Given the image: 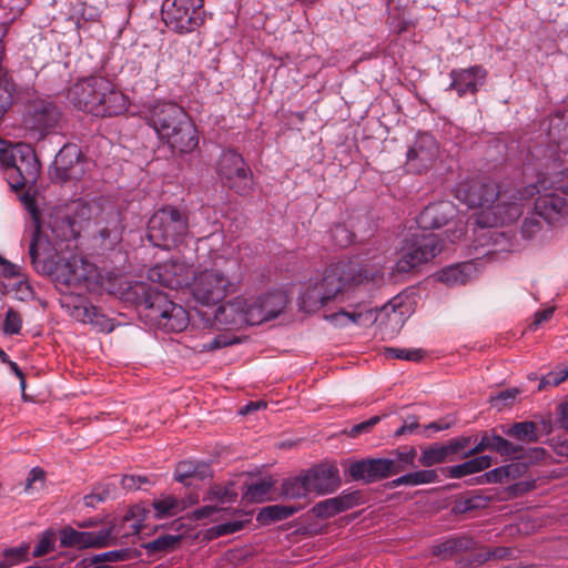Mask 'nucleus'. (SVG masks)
Segmentation results:
<instances>
[{"mask_svg":"<svg viewBox=\"0 0 568 568\" xmlns=\"http://www.w3.org/2000/svg\"><path fill=\"white\" fill-rule=\"evenodd\" d=\"M535 213L551 226L561 225L568 216V200L556 193H545L535 200Z\"/></svg>","mask_w":568,"mask_h":568,"instance_id":"nucleus-19","label":"nucleus"},{"mask_svg":"<svg viewBox=\"0 0 568 568\" xmlns=\"http://www.w3.org/2000/svg\"><path fill=\"white\" fill-rule=\"evenodd\" d=\"M180 541L181 536L168 534L156 537L144 544L143 547L149 556H156L173 550Z\"/></svg>","mask_w":568,"mask_h":568,"instance_id":"nucleus-35","label":"nucleus"},{"mask_svg":"<svg viewBox=\"0 0 568 568\" xmlns=\"http://www.w3.org/2000/svg\"><path fill=\"white\" fill-rule=\"evenodd\" d=\"M135 303L143 307L148 317L156 328L166 333H180L190 322L186 310L173 302L169 295L146 283L138 282L132 286Z\"/></svg>","mask_w":568,"mask_h":568,"instance_id":"nucleus-5","label":"nucleus"},{"mask_svg":"<svg viewBox=\"0 0 568 568\" xmlns=\"http://www.w3.org/2000/svg\"><path fill=\"white\" fill-rule=\"evenodd\" d=\"M160 142L166 144L172 151L187 154L199 145L196 126L187 114L179 124H172L169 129L156 134Z\"/></svg>","mask_w":568,"mask_h":568,"instance_id":"nucleus-15","label":"nucleus"},{"mask_svg":"<svg viewBox=\"0 0 568 568\" xmlns=\"http://www.w3.org/2000/svg\"><path fill=\"white\" fill-rule=\"evenodd\" d=\"M246 297L236 296L219 306L215 318L219 323L232 328H241L247 325Z\"/></svg>","mask_w":568,"mask_h":568,"instance_id":"nucleus-24","label":"nucleus"},{"mask_svg":"<svg viewBox=\"0 0 568 568\" xmlns=\"http://www.w3.org/2000/svg\"><path fill=\"white\" fill-rule=\"evenodd\" d=\"M281 495L287 499L306 498L310 493L303 474L293 478L283 480L281 485Z\"/></svg>","mask_w":568,"mask_h":568,"instance_id":"nucleus-34","label":"nucleus"},{"mask_svg":"<svg viewBox=\"0 0 568 568\" xmlns=\"http://www.w3.org/2000/svg\"><path fill=\"white\" fill-rule=\"evenodd\" d=\"M416 457V449L414 447H404L403 449H396L388 457V462L392 465L393 476L404 471L409 466L414 465Z\"/></svg>","mask_w":568,"mask_h":568,"instance_id":"nucleus-36","label":"nucleus"},{"mask_svg":"<svg viewBox=\"0 0 568 568\" xmlns=\"http://www.w3.org/2000/svg\"><path fill=\"white\" fill-rule=\"evenodd\" d=\"M310 493L324 495L333 493L339 486L337 468L326 465H317L303 474Z\"/></svg>","mask_w":568,"mask_h":568,"instance_id":"nucleus-22","label":"nucleus"},{"mask_svg":"<svg viewBox=\"0 0 568 568\" xmlns=\"http://www.w3.org/2000/svg\"><path fill=\"white\" fill-rule=\"evenodd\" d=\"M266 322L277 317L286 306V298L282 292H271L260 295Z\"/></svg>","mask_w":568,"mask_h":568,"instance_id":"nucleus-33","label":"nucleus"},{"mask_svg":"<svg viewBox=\"0 0 568 568\" xmlns=\"http://www.w3.org/2000/svg\"><path fill=\"white\" fill-rule=\"evenodd\" d=\"M381 276L375 266L357 260L337 261L325 268L321 278L310 280L301 295V305L307 312H314L332 301L344 302L349 293Z\"/></svg>","mask_w":568,"mask_h":568,"instance_id":"nucleus-2","label":"nucleus"},{"mask_svg":"<svg viewBox=\"0 0 568 568\" xmlns=\"http://www.w3.org/2000/svg\"><path fill=\"white\" fill-rule=\"evenodd\" d=\"M438 154L439 146L435 138L429 133H418L414 144L407 150V170L419 174L433 165Z\"/></svg>","mask_w":568,"mask_h":568,"instance_id":"nucleus-16","label":"nucleus"},{"mask_svg":"<svg viewBox=\"0 0 568 568\" xmlns=\"http://www.w3.org/2000/svg\"><path fill=\"white\" fill-rule=\"evenodd\" d=\"M475 546L473 538L466 535L452 536L433 547V555L442 559H448L453 556L471 550Z\"/></svg>","mask_w":568,"mask_h":568,"instance_id":"nucleus-29","label":"nucleus"},{"mask_svg":"<svg viewBox=\"0 0 568 568\" xmlns=\"http://www.w3.org/2000/svg\"><path fill=\"white\" fill-rule=\"evenodd\" d=\"M357 501L358 496L356 493L342 494L316 503L312 508V513L317 518H331L339 513L351 509L357 504Z\"/></svg>","mask_w":568,"mask_h":568,"instance_id":"nucleus-25","label":"nucleus"},{"mask_svg":"<svg viewBox=\"0 0 568 568\" xmlns=\"http://www.w3.org/2000/svg\"><path fill=\"white\" fill-rule=\"evenodd\" d=\"M29 256L34 270L52 278L63 294L82 295L91 291L99 281V272L88 260L71 255L68 258L52 254L50 241L48 246L37 247V241L29 244Z\"/></svg>","mask_w":568,"mask_h":568,"instance_id":"nucleus-3","label":"nucleus"},{"mask_svg":"<svg viewBox=\"0 0 568 568\" xmlns=\"http://www.w3.org/2000/svg\"><path fill=\"white\" fill-rule=\"evenodd\" d=\"M68 99L78 110L101 118L123 114L129 106L128 97L103 75L78 80L69 88Z\"/></svg>","mask_w":568,"mask_h":568,"instance_id":"nucleus-4","label":"nucleus"},{"mask_svg":"<svg viewBox=\"0 0 568 568\" xmlns=\"http://www.w3.org/2000/svg\"><path fill=\"white\" fill-rule=\"evenodd\" d=\"M244 527V521L242 520H230L222 524H219L214 527V531L216 536H225L231 535L236 531H240Z\"/></svg>","mask_w":568,"mask_h":568,"instance_id":"nucleus-63","label":"nucleus"},{"mask_svg":"<svg viewBox=\"0 0 568 568\" xmlns=\"http://www.w3.org/2000/svg\"><path fill=\"white\" fill-rule=\"evenodd\" d=\"M61 119L59 108L51 101H34L29 111V123L33 131L44 136L53 132Z\"/></svg>","mask_w":568,"mask_h":568,"instance_id":"nucleus-18","label":"nucleus"},{"mask_svg":"<svg viewBox=\"0 0 568 568\" xmlns=\"http://www.w3.org/2000/svg\"><path fill=\"white\" fill-rule=\"evenodd\" d=\"M90 207L82 201H73L51 210L45 221L54 239L60 241L77 240L83 224L90 220Z\"/></svg>","mask_w":568,"mask_h":568,"instance_id":"nucleus-9","label":"nucleus"},{"mask_svg":"<svg viewBox=\"0 0 568 568\" xmlns=\"http://www.w3.org/2000/svg\"><path fill=\"white\" fill-rule=\"evenodd\" d=\"M22 328V318L20 314L13 310L12 307H9L6 313V318L2 324V332L4 335H17L20 333Z\"/></svg>","mask_w":568,"mask_h":568,"instance_id":"nucleus-51","label":"nucleus"},{"mask_svg":"<svg viewBox=\"0 0 568 568\" xmlns=\"http://www.w3.org/2000/svg\"><path fill=\"white\" fill-rule=\"evenodd\" d=\"M235 264V261L220 256L211 267L194 272L191 283L194 300L202 305H215L223 301L232 288L227 266Z\"/></svg>","mask_w":568,"mask_h":568,"instance_id":"nucleus-6","label":"nucleus"},{"mask_svg":"<svg viewBox=\"0 0 568 568\" xmlns=\"http://www.w3.org/2000/svg\"><path fill=\"white\" fill-rule=\"evenodd\" d=\"M273 486L272 480H261L250 485L245 493V498L250 501H263Z\"/></svg>","mask_w":568,"mask_h":568,"instance_id":"nucleus-48","label":"nucleus"},{"mask_svg":"<svg viewBox=\"0 0 568 568\" xmlns=\"http://www.w3.org/2000/svg\"><path fill=\"white\" fill-rule=\"evenodd\" d=\"M519 394L518 388H507L498 392L495 396L490 397L491 406L501 410L506 406H510Z\"/></svg>","mask_w":568,"mask_h":568,"instance_id":"nucleus-52","label":"nucleus"},{"mask_svg":"<svg viewBox=\"0 0 568 568\" xmlns=\"http://www.w3.org/2000/svg\"><path fill=\"white\" fill-rule=\"evenodd\" d=\"M29 545L23 542L18 547L6 548L2 551L3 562H0L4 568H9L17 564L27 560Z\"/></svg>","mask_w":568,"mask_h":568,"instance_id":"nucleus-44","label":"nucleus"},{"mask_svg":"<svg viewBox=\"0 0 568 568\" xmlns=\"http://www.w3.org/2000/svg\"><path fill=\"white\" fill-rule=\"evenodd\" d=\"M538 184L542 190L554 189L559 190L566 195H568V173L566 170L560 171L554 175L551 180L541 179L538 181Z\"/></svg>","mask_w":568,"mask_h":568,"instance_id":"nucleus-49","label":"nucleus"},{"mask_svg":"<svg viewBox=\"0 0 568 568\" xmlns=\"http://www.w3.org/2000/svg\"><path fill=\"white\" fill-rule=\"evenodd\" d=\"M130 557V550L129 549H119V550H110L105 552H101L98 555H94L90 561L91 564H100L104 565L103 562H115V561H123L129 559Z\"/></svg>","mask_w":568,"mask_h":568,"instance_id":"nucleus-53","label":"nucleus"},{"mask_svg":"<svg viewBox=\"0 0 568 568\" xmlns=\"http://www.w3.org/2000/svg\"><path fill=\"white\" fill-rule=\"evenodd\" d=\"M71 315L80 322L95 325H99L101 323L100 320L103 317L98 307L83 300H79V304L73 305Z\"/></svg>","mask_w":568,"mask_h":568,"instance_id":"nucleus-39","label":"nucleus"},{"mask_svg":"<svg viewBox=\"0 0 568 568\" xmlns=\"http://www.w3.org/2000/svg\"><path fill=\"white\" fill-rule=\"evenodd\" d=\"M541 230V222L535 217H526L521 225V234L525 239L534 237Z\"/></svg>","mask_w":568,"mask_h":568,"instance_id":"nucleus-61","label":"nucleus"},{"mask_svg":"<svg viewBox=\"0 0 568 568\" xmlns=\"http://www.w3.org/2000/svg\"><path fill=\"white\" fill-rule=\"evenodd\" d=\"M567 378H568V366L549 372L548 374L542 376V378L539 383L538 389L541 390L546 386H558Z\"/></svg>","mask_w":568,"mask_h":568,"instance_id":"nucleus-55","label":"nucleus"},{"mask_svg":"<svg viewBox=\"0 0 568 568\" xmlns=\"http://www.w3.org/2000/svg\"><path fill=\"white\" fill-rule=\"evenodd\" d=\"M161 16L174 33L189 34L205 22L204 0H163Z\"/></svg>","mask_w":568,"mask_h":568,"instance_id":"nucleus-8","label":"nucleus"},{"mask_svg":"<svg viewBox=\"0 0 568 568\" xmlns=\"http://www.w3.org/2000/svg\"><path fill=\"white\" fill-rule=\"evenodd\" d=\"M20 200L30 214V223L28 224V230L31 232L30 244L37 241V247L48 246L49 240L47 235L42 234L41 213L37 206L34 196L26 192L20 196Z\"/></svg>","mask_w":568,"mask_h":568,"instance_id":"nucleus-28","label":"nucleus"},{"mask_svg":"<svg viewBox=\"0 0 568 568\" xmlns=\"http://www.w3.org/2000/svg\"><path fill=\"white\" fill-rule=\"evenodd\" d=\"M152 505L159 518L175 516L184 509L182 503L171 495L154 499Z\"/></svg>","mask_w":568,"mask_h":568,"instance_id":"nucleus-38","label":"nucleus"},{"mask_svg":"<svg viewBox=\"0 0 568 568\" xmlns=\"http://www.w3.org/2000/svg\"><path fill=\"white\" fill-rule=\"evenodd\" d=\"M449 456L447 444H434L423 450L419 463L423 466L430 467L444 463Z\"/></svg>","mask_w":568,"mask_h":568,"instance_id":"nucleus-37","label":"nucleus"},{"mask_svg":"<svg viewBox=\"0 0 568 568\" xmlns=\"http://www.w3.org/2000/svg\"><path fill=\"white\" fill-rule=\"evenodd\" d=\"M540 189L537 183L501 192L490 180L467 178L456 184L455 196L468 207L480 209L476 217L477 225L496 227L517 221L526 201L539 193Z\"/></svg>","mask_w":568,"mask_h":568,"instance_id":"nucleus-1","label":"nucleus"},{"mask_svg":"<svg viewBox=\"0 0 568 568\" xmlns=\"http://www.w3.org/2000/svg\"><path fill=\"white\" fill-rule=\"evenodd\" d=\"M0 275L6 278L20 277L22 275L21 267L0 256Z\"/></svg>","mask_w":568,"mask_h":568,"instance_id":"nucleus-62","label":"nucleus"},{"mask_svg":"<svg viewBox=\"0 0 568 568\" xmlns=\"http://www.w3.org/2000/svg\"><path fill=\"white\" fill-rule=\"evenodd\" d=\"M361 317V313L341 310L332 314L328 318L336 325H346L348 323H358Z\"/></svg>","mask_w":568,"mask_h":568,"instance_id":"nucleus-58","label":"nucleus"},{"mask_svg":"<svg viewBox=\"0 0 568 568\" xmlns=\"http://www.w3.org/2000/svg\"><path fill=\"white\" fill-rule=\"evenodd\" d=\"M210 495L212 498L221 503H231L236 498V494L233 493L229 487L220 485L211 487Z\"/></svg>","mask_w":568,"mask_h":568,"instance_id":"nucleus-60","label":"nucleus"},{"mask_svg":"<svg viewBox=\"0 0 568 568\" xmlns=\"http://www.w3.org/2000/svg\"><path fill=\"white\" fill-rule=\"evenodd\" d=\"M491 465V457L487 455L477 456L468 459L459 465H455L448 468V475L450 478H463L467 475L479 473L487 469Z\"/></svg>","mask_w":568,"mask_h":568,"instance_id":"nucleus-31","label":"nucleus"},{"mask_svg":"<svg viewBox=\"0 0 568 568\" xmlns=\"http://www.w3.org/2000/svg\"><path fill=\"white\" fill-rule=\"evenodd\" d=\"M85 173V161L77 144H64L49 169L53 182L79 181Z\"/></svg>","mask_w":568,"mask_h":568,"instance_id":"nucleus-12","label":"nucleus"},{"mask_svg":"<svg viewBox=\"0 0 568 568\" xmlns=\"http://www.w3.org/2000/svg\"><path fill=\"white\" fill-rule=\"evenodd\" d=\"M55 550V534L48 529L39 535L33 548V557H42Z\"/></svg>","mask_w":568,"mask_h":568,"instance_id":"nucleus-46","label":"nucleus"},{"mask_svg":"<svg viewBox=\"0 0 568 568\" xmlns=\"http://www.w3.org/2000/svg\"><path fill=\"white\" fill-rule=\"evenodd\" d=\"M215 171L222 185L230 191L245 196L253 190V172L242 154L234 149L221 153Z\"/></svg>","mask_w":568,"mask_h":568,"instance_id":"nucleus-10","label":"nucleus"},{"mask_svg":"<svg viewBox=\"0 0 568 568\" xmlns=\"http://www.w3.org/2000/svg\"><path fill=\"white\" fill-rule=\"evenodd\" d=\"M193 273L192 266L183 258H172L150 268L148 277L164 287L179 290L186 286L191 287L192 282L190 280Z\"/></svg>","mask_w":568,"mask_h":568,"instance_id":"nucleus-14","label":"nucleus"},{"mask_svg":"<svg viewBox=\"0 0 568 568\" xmlns=\"http://www.w3.org/2000/svg\"><path fill=\"white\" fill-rule=\"evenodd\" d=\"M520 466L518 464H509L501 467H496L491 470L486 471L481 476V483L498 484L504 483L510 478H515L519 473Z\"/></svg>","mask_w":568,"mask_h":568,"instance_id":"nucleus-40","label":"nucleus"},{"mask_svg":"<svg viewBox=\"0 0 568 568\" xmlns=\"http://www.w3.org/2000/svg\"><path fill=\"white\" fill-rule=\"evenodd\" d=\"M240 341L236 337H232L227 334H219L209 343L203 344L202 349L207 352L215 351L230 345L237 344Z\"/></svg>","mask_w":568,"mask_h":568,"instance_id":"nucleus-56","label":"nucleus"},{"mask_svg":"<svg viewBox=\"0 0 568 568\" xmlns=\"http://www.w3.org/2000/svg\"><path fill=\"white\" fill-rule=\"evenodd\" d=\"M329 239L335 247H347L354 242V233L344 224H336L329 230Z\"/></svg>","mask_w":568,"mask_h":568,"instance_id":"nucleus-42","label":"nucleus"},{"mask_svg":"<svg viewBox=\"0 0 568 568\" xmlns=\"http://www.w3.org/2000/svg\"><path fill=\"white\" fill-rule=\"evenodd\" d=\"M456 214L450 201H439L427 205L417 216L416 223L423 230H435L446 225Z\"/></svg>","mask_w":568,"mask_h":568,"instance_id":"nucleus-23","label":"nucleus"},{"mask_svg":"<svg viewBox=\"0 0 568 568\" xmlns=\"http://www.w3.org/2000/svg\"><path fill=\"white\" fill-rule=\"evenodd\" d=\"M303 506H294V505H272L262 508L257 514V521L262 525H268L274 521L283 520L290 518L297 511H300Z\"/></svg>","mask_w":568,"mask_h":568,"instance_id":"nucleus-30","label":"nucleus"},{"mask_svg":"<svg viewBox=\"0 0 568 568\" xmlns=\"http://www.w3.org/2000/svg\"><path fill=\"white\" fill-rule=\"evenodd\" d=\"M44 480L45 471L40 467L32 468L26 478L23 491L26 494H32L33 491L41 489L44 485Z\"/></svg>","mask_w":568,"mask_h":568,"instance_id":"nucleus-50","label":"nucleus"},{"mask_svg":"<svg viewBox=\"0 0 568 568\" xmlns=\"http://www.w3.org/2000/svg\"><path fill=\"white\" fill-rule=\"evenodd\" d=\"M449 77L452 79L450 90L456 91L459 97L474 95L484 85L487 71L481 65H473L466 69H453Z\"/></svg>","mask_w":568,"mask_h":568,"instance_id":"nucleus-21","label":"nucleus"},{"mask_svg":"<svg viewBox=\"0 0 568 568\" xmlns=\"http://www.w3.org/2000/svg\"><path fill=\"white\" fill-rule=\"evenodd\" d=\"M477 268L473 262H463L446 266L437 272V280L448 286L464 285L476 276Z\"/></svg>","mask_w":568,"mask_h":568,"instance_id":"nucleus-27","label":"nucleus"},{"mask_svg":"<svg viewBox=\"0 0 568 568\" xmlns=\"http://www.w3.org/2000/svg\"><path fill=\"white\" fill-rule=\"evenodd\" d=\"M413 486L430 484L437 480L438 475L434 469H424L410 473Z\"/></svg>","mask_w":568,"mask_h":568,"instance_id":"nucleus-59","label":"nucleus"},{"mask_svg":"<svg viewBox=\"0 0 568 568\" xmlns=\"http://www.w3.org/2000/svg\"><path fill=\"white\" fill-rule=\"evenodd\" d=\"M392 463L386 458H366L352 463L348 474L354 480L372 484L393 476Z\"/></svg>","mask_w":568,"mask_h":568,"instance_id":"nucleus-20","label":"nucleus"},{"mask_svg":"<svg viewBox=\"0 0 568 568\" xmlns=\"http://www.w3.org/2000/svg\"><path fill=\"white\" fill-rule=\"evenodd\" d=\"M114 490L115 485L113 483L101 484L94 487L91 494L84 496V504L88 507H95L97 504L110 498Z\"/></svg>","mask_w":568,"mask_h":568,"instance_id":"nucleus-45","label":"nucleus"},{"mask_svg":"<svg viewBox=\"0 0 568 568\" xmlns=\"http://www.w3.org/2000/svg\"><path fill=\"white\" fill-rule=\"evenodd\" d=\"M513 555L511 548L508 547H495L491 549H488L485 554H479L477 556V562L483 564L489 559H505L509 558Z\"/></svg>","mask_w":568,"mask_h":568,"instance_id":"nucleus-57","label":"nucleus"},{"mask_svg":"<svg viewBox=\"0 0 568 568\" xmlns=\"http://www.w3.org/2000/svg\"><path fill=\"white\" fill-rule=\"evenodd\" d=\"M443 250V243L438 235L414 234L406 239L400 250V257L396 263L399 273H407L423 263L434 258Z\"/></svg>","mask_w":568,"mask_h":568,"instance_id":"nucleus-11","label":"nucleus"},{"mask_svg":"<svg viewBox=\"0 0 568 568\" xmlns=\"http://www.w3.org/2000/svg\"><path fill=\"white\" fill-rule=\"evenodd\" d=\"M111 532L109 529L98 531H80L73 527L67 526L60 529L59 539L63 548H99L109 545Z\"/></svg>","mask_w":568,"mask_h":568,"instance_id":"nucleus-17","label":"nucleus"},{"mask_svg":"<svg viewBox=\"0 0 568 568\" xmlns=\"http://www.w3.org/2000/svg\"><path fill=\"white\" fill-rule=\"evenodd\" d=\"M187 234L186 214L171 205L154 212L148 223V240L152 245L163 250L179 246Z\"/></svg>","mask_w":568,"mask_h":568,"instance_id":"nucleus-7","label":"nucleus"},{"mask_svg":"<svg viewBox=\"0 0 568 568\" xmlns=\"http://www.w3.org/2000/svg\"><path fill=\"white\" fill-rule=\"evenodd\" d=\"M490 498L483 495H474L456 500L453 510L456 514H466L471 510L483 509L487 507Z\"/></svg>","mask_w":568,"mask_h":568,"instance_id":"nucleus-41","label":"nucleus"},{"mask_svg":"<svg viewBox=\"0 0 568 568\" xmlns=\"http://www.w3.org/2000/svg\"><path fill=\"white\" fill-rule=\"evenodd\" d=\"M493 452L500 454L501 456L510 457V458H530V459H541L545 456V449L541 447H532L526 450L523 446L514 444L508 439L493 434Z\"/></svg>","mask_w":568,"mask_h":568,"instance_id":"nucleus-26","label":"nucleus"},{"mask_svg":"<svg viewBox=\"0 0 568 568\" xmlns=\"http://www.w3.org/2000/svg\"><path fill=\"white\" fill-rule=\"evenodd\" d=\"M385 355L389 358L405 359L412 362H417L423 356L420 349H407L396 347H387L385 349Z\"/></svg>","mask_w":568,"mask_h":568,"instance_id":"nucleus-54","label":"nucleus"},{"mask_svg":"<svg viewBox=\"0 0 568 568\" xmlns=\"http://www.w3.org/2000/svg\"><path fill=\"white\" fill-rule=\"evenodd\" d=\"M246 317L247 325L254 326L266 322L265 314L263 311V303L260 296L246 298Z\"/></svg>","mask_w":568,"mask_h":568,"instance_id":"nucleus-43","label":"nucleus"},{"mask_svg":"<svg viewBox=\"0 0 568 568\" xmlns=\"http://www.w3.org/2000/svg\"><path fill=\"white\" fill-rule=\"evenodd\" d=\"M504 433L510 437L526 443H537L539 440V428L536 423L526 420L513 424Z\"/></svg>","mask_w":568,"mask_h":568,"instance_id":"nucleus-32","label":"nucleus"},{"mask_svg":"<svg viewBox=\"0 0 568 568\" xmlns=\"http://www.w3.org/2000/svg\"><path fill=\"white\" fill-rule=\"evenodd\" d=\"M187 114L180 104L165 100L150 101L141 110L142 119L155 134L165 131L172 124H179Z\"/></svg>","mask_w":568,"mask_h":568,"instance_id":"nucleus-13","label":"nucleus"},{"mask_svg":"<svg viewBox=\"0 0 568 568\" xmlns=\"http://www.w3.org/2000/svg\"><path fill=\"white\" fill-rule=\"evenodd\" d=\"M195 464H196V462H191V460L180 462L176 465V468L174 471L175 480L185 486H192L193 478H194V471L196 469Z\"/></svg>","mask_w":568,"mask_h":568,"instance_id":"nucleus-47","label":"nucleus"},{"mask_svg":"<svg viewBox=\"0 0 568 568\" xmlns=\"http://www.w3.org/2000/svg\"><path fill=\"white\" fill-rule=\"evenodd\" d=\"M471 443V437L469 436H460L457 438H453L448 440L446 444L448 446L450 455L458 454L465 450Z\"/></svg>","mask_w":568,"mask_h":568,"instance_id":"nucleus-64","label":"nucleus"}]
</instances>
